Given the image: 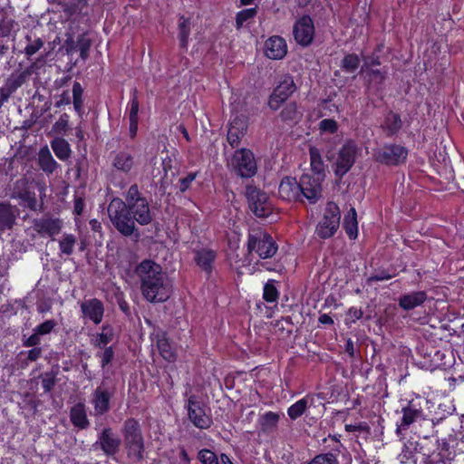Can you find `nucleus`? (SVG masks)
<instances>
[{"mask_svg": "<svg viewBox=\"0 0 464 464\" xmlns=\"http://www.w3.org/2000/svg\"><path fill=\"white\" fill-rule=\"evenodd\" d=\"M338 453L339 451L337 450V453L330 451L318 454L306 464H339Z\"/></svg>", "mask_w": 464, "mask_h": 464, "instance_id": "obj_40", "label": "nucleus"}, {"mask_svg": "<svg viewBox=\"0 0 464 464\" xmlns=\"http://www.w3.org/2000/svg\"><path fill=\"white\" fill-rule=\"evenodd\" d=\"M188 420L198 429H208L212 424L211 416L206 413L205 405L197 396L191 395L187 401Z\"/></svg>", "mask_w": 464, "mask_h": 464, "instance_id": "obj_10", "label": "nucleus"}, {"mask_svg": "<svg viewBox=\"0 0 464 464\" xmlns=\"http://www.w3.org/2000/svg\"><path fill=\"white\" fill-rule=\"evenodd\" d=\"M362 72H365L369 77V81L371 83L374 84H382L385 79L386 72H382L380 70L369 69L367 71H362Z\"/></svg>", "mask_w": 464, "mask_h": 464, "instance_id": "obj_50", "label": "nucleus"}, {"mask_svg": "<svg viewBox=\"0 0 464 464\" xmlns=\"http://www.w3.org/2000/svg\"><path fill=\"white\" fill-rule=\"evenodd\" d=\"M340 218L339 207L334 202H329L326 205L323 218L316 227L317 236L323 239L333 237L339 227Z\"/></svg>", "mask_w": 464, "mask_h": 464, "instance_id": "obj_7", "label": "nucleus"}, {"mask_svg": "<svg viewBox=\"0 0 464 464\" xmlns=\"http://www.w3.org/2000/svg\"><path fill=\"white\" fill-rule=\"evenodd\" d=\"M81 312L84 319H88L93 324H99L103 318V304L97 298L85 300L81 304Z\"/></svg>", "mask_w": 464, "mask_h": 464, "instance_id": "obj_17", "label": "nucleus"}, {"mask_svg": "<svg viewBox=\"0 0 464 464\" xmlns=\"http://www.w3.org/2000/svg\"><path fill=\"white\" fill-rule=\"evenodd\" d=\"M57 325V323L55 320H46L45 322L40 324L37 325L34 330L37 332L41 336L50 334L54 327Z\"/></svg>", "mask_w": 464, "mask_h": 464, "instance_id": "obj_52", "label": "nucleus"}, {"mask_svg": "<svg viewBox=\"0 0 464 464\" xmlns=\"http://www.w3.org/2000/svg\"><path fill=\"white\" fill-rule=\"evenodd\" d=\"M287 53L286 43L280 36H271L265 43V54L272 60L283 59Z\"/></svg>", "mask_w": 464, "mask_h": 464, "instance_id": "obj_21", "label": "nucleus"}, {"mask_svg": "<svg viewBox=\"0 0 464 464\" xmlns=\"http://www.w3.org/2000/svg\"><path fill=\"white\" fill-rule=\"evenodd\" d=\"M24 53L28 56L37 53L44 45L43 38L37 35L34 31H28L24 35Z\"/></svg>", "mask_w": 464, "mask_h": 464, "instance_id": "obj_31", "label": "nucleus"}, {"mask_svg": "<svg viewBox=\"0 0 464 464\" xmlns=\"http://www.w3.org/2000/svg\"><path fill=\"white\" fill-rule=\"evenodd\" d=\"M63 221L52 215H44L33 220V229L42 237H48L54 240L63 229Z\"/></svg>", "mask_w": 464, "mask_h": 464, "instance_id": "obj_12", "label": "nucleus"}, {"mask_svg": "<svg viewBox=\"0 0 464 464\" xmlns=\"http://www.w3.org/2000/svg\"><path fill=\"white\" fill-rule=\"evenodd\" d=\"M112 166L119 171L129 173L134 166L133 156L127 151H120L112 160Z\"/></svg>", "mask_w": 464, "mask_h": 464, "instance_id": "obj_29", "label": "nucleus"}, {"mask_svg": "<svg viewBox=\"0 0 464 464\" xmlns=\"http://www.w3.org/2000/svg\"><path fill=\"white\" fill-rule=\"evenodd\" d=\"M54 386V379L53 377H45L42 380V387L45 392H49Z\"/></svg>", "mask_w": 464, "mask_h": 464, "instance_id": "obj_62", "label": "nucleus"}, {"mask_svg": "<svg viewBox=\"0 0 464 464\" xmlns=\"http://www.w3.org/2000/svg\"><path fill=\"white\" fill-rule=\"evenodd\" d=\"M299 112L297 106L295 102H290L285 105L280 113V117L284 121H295L298 118Z\"/></svg>", "mask_w": 464, "mask_h": 464, "instance_id": "obj_46", "label": "nucleus"}, {"mask_svg": "<svg viewBox=\"0 0 464 464\" xmlns=\"http://www.w3.org/2000/svg\"><path fill=\"white\" fill-rule=\"evenodd\" d=\"M82 92L83 90L81 83L74 82L72 85L73 107L79 115H82Z\"/></svg>", "mask_w": 464, "mask_h": 464, "instance_id": "obj_42", "label": "nucleus"}, {"mask_svg": "<svg viewBox=\"0 0 464 464\" xmlns=\"http://www.w3.org/2000/svg\"><path fill=\"white\" fill-rule=\"evenodd\" d=\"M112 393L103 384L98 386L92 393V404L93 415L102 416L110 411V401Z\"/></svg>", "mask_w": 464, "mask_h": 464, "instance_id": "obj_16", "label": "nucleus"}, {"mask_svg": "<svg viewBox=\"0 0 464 464\" xmlns=\"http://www.w3.org/2000/svg\"><path fill=\"white\" fill-rule=\"evenodd\" d=\"M121 440L110 427L104 428L99 434L97 440L92 444L94 450H101L107 456H114L118 453Z\"/></svg>", "mask_w": 464, "mask_h": 464, "instance_id": "obj_15", "label": "nucleus"}, {"mask_svg": "<svg viewBox=\"0 0 464 464\" xmlns=\"http://www.w3.org/2000/svg\"><path fill=\"white\" fill-rule=\"evenodd\" d=\"M145 198L141 196L139 191V188L136 184L131 185L125 196V204L131 205L132 203H137L140 199H144Z\"/></svg>", "mask_w": 464, "mask_h": 464, "instance_id": "obj_48", "label": "nucleus"}, {"mask_svg": "<svg viewBox=\"0 0 464 464\" xmlns=\"http://www.w3.org/2000/svg\"><path fill=\"white\" fill-rule=\"evenodd\" d=\"M70 420L74 427L80 430H86L89 428L90 420L87 416L84 403L79 402L71 408Z\"/></svg>", "mask_w": 464, "mask_h": 464, "instance_id": "obj_24", "label": "nucleus"}, {"mask_svg": "<svg viewBox=\"0 0 464 464\" xmlns=\"http://www.w3.org/2000/svg\"><path fill=\"white\" fill-rule=\"evenodd\" d=\"M427 300V294L425 291H417L410 294L402 295L399 298V305L403 310H412L417 306L421 305Z\"/></svg>", "mask_w": 464, "mask_h": 464, "instance_id": "obj_25", "label": "nucleus"}, {"mask_svg": "<svg viewBox=\"0 0 464 464\" xmlns=\"http://www.w3.org/2000/svg\"><path fill=\"white\" fill-rule=\"evenodd\" d=\"M51 148L61 160H67L72 154L69 142L63 138H55L51 141Z\"/></svg>", "mask_w": 464, "mask_h": 464, "instance_id": "obj_32", "label": "nucleus"}, {"mask_svg": "<svg viewBox=\"0 0 464 464\" xmlns=\"http://www.w3.org/2000/svg\"><path fill=\"white\" fill-rule=\"evenodd\" d=\"M197 173H189L185 178L179 179V189L180 191H186L191 182L196 179Z\"/></svg>", "mask_w": 464, "mask_h": 464, "instance_id": "obj_60", "label": "nucleus"}, {"mask_svg": "<svg viewBox=\"0 0 464 464\" xmlns=\"http://www.w3.org/2000/svg\"><path fill=\"white\" fill-rule=\"evenodd\" d=\"M20 210L9 202H0V232L12 230L16 224Z\"/></svg>", "mask_w": 464, "mask_h": 464, "instance_id": "obj_18", "label": "nucleus"}, {"mask_svg": "<svg viewBox=\"0 0 464 464\" xmlns=\"http://www.w3.org/2000/svg\"><path fill=\"white\" fill-rule=\"evenodd\" d=\"M96 356L101 358L102 367L105 368L106 365L111 363L114 357V352L111 346L107 347L103 352L98 353Z\"/></svg>", "mask_w": 464, "mask_h": 464, "instance_id": "obj_54", "label": "nucleus"}, {"mask_svg": "<svg viewBox=\"0 0 464 464\" xmlns=\"http://www.w3.org/2000/svg\"><path fill=\"white\" fill-rule=\"evenodd\" d=\"M246 198L251 211L257 218H267L272 214V205L268 197L256 188H246Z\"/></svg>", "mask_w": 464, "mask_h": 464, "instance_id": "obj_9", "label": "nucleus"}, {"mask_svg": "<svg viewBox=\"0 0 464 464\" xmlns=\"http://www.w3.org/2000/svg\"><path fill=\"white\" fill-rule=\"evenodd\" d=\"M198 459L202 464H219L217 455L207 449L201 450L198 452Z\"/></svg>", "mask_w": 464, "mask_h": 464, "instance_id": "obj_51", "label": "nucleus"}, {"mask_svg": "<svg viewBox=\"0 0 464 464\" xmlns=\"http://www.w3.org/2000/svg\"><path fill=\"white\" fill-rule=\"evenodd\" d=\"M127 208L130 210L134 222L137 221L141 226H146L151 223L153 216L146 198L140 199L137 203L127 205Z\"/></svg>", "mask_w": 464, "mask_h": 464, "instance_id": "obj_19", "label": "nucleus"}, {"mask_svg": "<svg viewBox=\"0 0 464 464\" xmlns=\"http://www.w3.org/2000/svg\"><path fill=\"white\" fill-rule=\"evenodd\" d=\"M309 153L312 170L316 174H322L324 170V165L319 150L314 147H311Z\"/></svg>", "mask_w": 464, "mask_h": 464, "instance_id": "obj_38", "label": "nucleus"}, {"mask_svg": "<svg viewBox=\"0 0 464 464\" xmlns=\"http://www.w3.org/2000/svg\"><path fill=\"white\" fill-rule=\"evenodd\" d=\"M26 353L28 361L35 362L42 356L43 349L41 347H34L31 350H29Z\"/></svg>", "mask_w": 464, "mask_h": 464, "instance_id": "obj_61", "label": "nucleus"}, {"mask_svg": "<svg viewBox=\"0 0 464 464\" xmlns=\"http://www.w3.org/2000/svg\"><path fill=\"white\" fill-rule=\"evenodd\" d=\"M247 251L249 255L256 254L260 258L272 257L277 251V245L273 237L261 229H252L247 236Z\"/></svg>", "mask_w": 464, "mask_h": 464, "instance_id": "obj_4", "label": "nucleus"}, {"mask_svg": "<svg viewBox=\"0 0 464 464\" xmlns=\"http://www.w3.org/2000/svg\"><path fill=\"white\" fill-rule=\"evenodd\" d=\"M314 29L312 18L309 15H303L294 24L293 29Z\"/></svg>", "mask_w": 464, "mask_h": 464, "instance_id": "obj_56", "label": "nucleus"}, {"mask_svg": "<svg viewBox=\"0 0 464 464\" xmlns=\"http://www.w3.org/2000/svg\"><path fill=\"white\" fill-rule=\"evenodd\" d=\"M401 127L402 121L401 116L393 111L387 113L383 122L382 123V129L389 137L397 134Z\"/></svg>", "mask_w": 464, "mask_h": 464, "instance_id": "obj_28", "label": "nucleus"}, {"mask_svg": "<svg viewBox=\"0 0 464 464\" xmlns=\"http://www.w3.org/2000/svg\"><path fill=\"white\" fill-rule=\"evenodd\" d=\"M323 193L322 180L310 175H303L300 179V202L307 200L309 204H315Z\"/></svg>", "mask_w": 464, "mask_h": 464, "instance_id": "obj_13", "label": "nucleus"}, {"mask_svg": "<svg viewBox=\"0 0 464 464\" xmlns=\"http://www.w3.org/2000/svg\"><path fill=\"white\" fill-rule=\"evenodd\" d=\"M308 399L303 398L291 405L287 410V414L291 420H296L301 417L307 409Z\"/></svg>", "mask_w": 464, "mask_h": 464, "instance_id": "obj_39", "label": "nucleus"}, {"mask_svg": "<svg viewBox=\"0 0 464 464\" xmlns=\"http://www.w3.org/2000/svg\"><path fill=\"white\" fill-rule=\"evenodd\" d=\"M108 215L114 227L124 237L135 236L139 238L140 233L125 202L119 198H113L108 207Z\"/></svg>", "mask_w": 464, "mask_h": 464, "instance_id": "obj_2", "label": "nucleus"}, {"mask_svg": "<svg viewBox=\"0 0 464 464\" xmlns=\"http://www.w3.org/2000/svg\"><path fill=\"white\" fill-rule=\"evenodd\" d=\"M41 343V335L37 334L35 330H34L33 334H31L28 338L23 340V345L24 347H38Z\"/></svg>", "mask_w": 464, "mask_h": 464, "instance_id": "obj_58", "label": "nucleus"}, {"mask_svg": "<svg viewBox=\"0 0 464 464\" xmlns=\"http://www.w3.org/2000/svg\"><path fill=\"white\" fill-rule=\"evenodd\" d=\"M360 64V59L357 54H346L342 60L341 67L346 72H353Z\"/></svg>", "mask_w": 464, "mask_h": 464, "instance_id": "obj_43", "label": "nucleus"}, {"mask_svg": "<svg viewBox=\"0 0 464 464\" xmlns=\"http://www.w3.org/2000/svg\"><path fill=\"white\" fill-rule=\"evenodd\" d=\"M280 414L278 412L267 411L259 418V425L264 432H270L276 430Z\"/></svg>", "mask_w": 464, "mask_h": 464, "instance_id": "obj_35", "label": "nucleus"}, {"mask_svg": "<svg viewBox=\"0 0 464 464\" xmlns=\"http://www.w3.org/2000/svg\"><path fill=\"white\" fill-rule=\"evenodd\" d=\"M263 298L268 303H275L278 298V291L275 280H269L264 286Z\"/></svg>", "mask_w": 464, "mask_h": 464, "instance_id": "obj_45", "label": "nucleus"}, {"mask_svg": "<svg viewBox=\"0 0 464 464\" xmlns=\"http://www.w3.org/2000/svg\"><path fill=\"white\" fill-rule=\"evenodd\" d=\"M113 335V328L110 325H103L102 332L97 334L93 340L94 346L99 348L105 347L109 343L112 341Z\"/></svg>", "mask_w": 464, "mask_h": 464, "instance_id": "obj_37", "label": "nucleus"}, {"mask_svg": "<svg viewBox=\"0 0 464 464\" xmlns=\"http://www.w3.org/2000/svg\"><path fill=\"white\" fill-rule=\"evenodd\" d=\"M237 175L242 178H251L257 170L256 161L254 153L248 149L237 150L227 162Z\"/></svg>", "mask_w": 464, "mask_h": 464, "instance_id": "obj_5", "label": "nucleus"}, {"mask_svg": "<svg viewBox=\"0 0 464 464\" xmlns=\"http://www.w3.org/2000/svg\"><path fill=\"white\" fill-rule=\"evenodd\" d=\"M257 14L256 7L246 8L239 11L236 15V24L237 29L243 26L244 23L254 18Z\"/></svg>", "mask_w": 464, "mask_h": 464, "instance_id": "obj_44", "label": "nucleus"}, {"mask_svg": "<svg viewBox=\"0 0 464 464\" xmlns=\"http://www.w3.org/2000/svg\"><path fill=\"white\" fill-rule=\"evenodd\" d=\"M135 272L140 281L142 295L147 301L161 303L169 298L167 278L160 265L151 260H143Z\"/></svg>", "mask_w": 464, "mask_h": 464, "instance_id": "obj_1", "label": "nucleus"}, {"mask_svg": "<svg viewBox=\"0 0 464 464\" xmlns=\"http://www.w3.org/2000/svg\"><path fill=\"white\" fill-rule=\"evenodd\" d=\"M91 44L92 40L87 32H84L79 36L75 48L80 52V55L82 59H86L88 57Z\"/></svg>", "mask_w": 464, "mask_h": 464, "instance_id": "obj_41", "label": "nucleus"}, {"mask_svg": "<svg viewBox=\"0 0 464 464\" xmlns=\"http://www.w3.org/2000/svg\"><path fill=\"white\" fill-rule=\"evenodd\" d=\"M157 347L160 351V355L168 362H174L176 360V353L172 349L169 340L165 334H158L157 336Z\"/></svg>", "mask_w": 464, "mask_h": 464, "instance_id": "obj_34", "label": "nucleus"}, {"mask_svg": "<svg viewBox=\"0 0 464 464\" xmlns=\"http://www.w3.org/2000/svg\"><path fill=\"white\" fill-rule=\"evenodd\" d=\"M71 103V97L68 92H63L61 94L60 100L55 102L56 107H62L63 105H68Z\"/></svg>", "mask_w": 464, "mask_h": 464, "instance_id": "obj_63", "label": "nucleus"}, {"mask_svg": "<svg viewBox=\"0 0 464 464\" xmlns=\"http://www.w3.org/2000/svg\"><path fill=\"white\" fill-rule=\"evenodd\" d=\"M30 70H24L18 74H12L6 81L5 85L0 90L9 99L10 96L21 87L30 76Z\"/></svg>", "mask_w": 464, "mask_h": 464, "instance_id": "obj_26", "label": "nucleus"}, {"mask_svg": "<svg viewBox=\"0 0 464 464\" xmlns=\"http://www.w3.org/2000/svg\"><path fill=\"white\" fill-rule=\"evenodd\" d=\"M362 315L363 312L361 308L351 307L346 314L345 324L347 325L354 324L357 320L361 319Z\"/></svg>", "mask_w": 464, "mask_h": 464, "instance_id": "obj_53", "label": "nucleus"}, {"mask_svg": "<svg viewBox=\"0 0 464 464\" xmlns=\"http://www.w3.org/2000/svg\"><path fill=\"white\" fill-rule=\"evenodd\" d=\"M358 148L354 141H346L338 152L334 167L336 177L342 179L353 166L357 158Z\"/></svg>", "mask_w": 464, "mask_h": 464, "instance_id": "obj_8", "label": "nucleus"}, {"mask_svg": "<svg viewBox=\"0 0 464 464\" xmlns=\"http://www.w3.org/2000/svg\"><path fill=\"white\" fill-rule=\"evenodd\" d=\"M122 434L128 457L134 461L143 459L144 441L139 422L130 418L124 421Z\"/></svg>", "mask_w": 464, "mask_h": 464, "instance_id": "obj_3", "label": "nucleus"}, {"mask_svg": "<svg viewBox=\"0 0 464 464\" xmlns=\"http://www.w3.org/2000/svg\"><path fill=\"white\" fill-rule=\"evenodd\" d=\"M343 227L351 239H355L358 236L357 214L352 208L344 216Z\"/></svg>", "mask_w": 464, "mask_h": 464, "instance_id": "obj_33", "label": "nucleus"}, {"mask_svg": "<svg viewBox=\"0 0 464 464\" xmlns=\"http://www.w3.org/2000/svg\"><path fill=\"white\" fill-rule=\"evenodd\" d=\"M14 198H19L32 211H41L43 203H38L35 193L28 189L15 191Z\"/></svg>", "mask_w": 464, "mask_h": 464, "instance_id": "obj_30", "label": "nucleus"}, {"mask_svg": "<svg viewBox=\"0 0 464 464\" xmlns=\"http://www.w3.org/2000/svg\"><path fill=\"white\" fill-rule=\"evenodd\" d=\"M407 155L408 151L404 147L397 144H389L376 150L373 157L379 163L395 166L404 162Z\"/></svg>", "mask_w": 464, "mask_h": 464, "instance_id": "obj_11", "label": "nucleus"}, {"mask_svg": "<svg viewBox=\"0 0 464 464\" xmlns=\"http://www.w3.org/2000/svg\"><path fill=\"white\" fill-rule=\"evenodd\" d=\"M247 129L246 121L244 119L236 117L229 125L227 131V141L231 147H237L241 139L245 136Z\"/></svg>", "mask_w": 464, "mask_h": 464, "instance_id": "obj_22", "label": "nucleus"}, {"mask_svg": "<svg viewBox=\"0 0 464 464\" xmlns=\"http://www.w3.org/2000/svg\"><path fill=\"white\" fill-rule=\"evenodd\" d=\"M69 115L63 113L58 121L52 126L51 132L53 134H63L69 130Z\"/></svg>", "mask_w": 464, "mask_h": 464, "instance_id": "obj_47", "label": "nucleus"}, {"mask_svg": "<svg viewBox=\"0 0 464 464\" xmlns=\"http://www.w3.org/2000/svg\"><path fill=\"white\" fill-rule=\"evenodd\" d=\"M58 243L60 256L63 255L71 256L73 253L74 246L77 243V238L73 234L64 233Z\"/></svg>", "mask_w": 464, "mask_h": 464, "instance_id": "obj_36", "label": "nucleus"}, {"mask_svg": "<svg viewBox=\"0 0 464 464\" xmlns=\"http://www.w3.org/2000/svg\"><path fill=\"white\" fill-rule=\"evenodd\" d=\"M338 124L333 119H324L320 122V130L324 132L334 133L337 131Z\"/></svg>", "mask_w": 464, "mask_h": 464, "instance_id": "obj_55", "label": "nucleus"}, {"mask_svg": "<svg viewBox=\"0 0 464 464\" xmlns=\"http://www.w3.org/2000/svg\"><path fill=\"white\" fill-rule=\"evenodd\" d=\"M295 39L296 42L303 46H306L311 44L314 38V31H293Z\"/></svg>", "mask_w": 464, "mask_h": 464, "instance_id": "obj_49", "label": "nucleus"}, {"mask_svg": "<svg viewBox=\"0 0 464 464\" xmlns=\"http://www.w3.org/2000/svg\"><path fill=\"white\" fill-rule=\"evenodd\" d=\"M37 163L39 168L47 175L54 173L60 168L47 146L39 150Z\"/></svg>", "mask_w": 464, "mask_h": 464, "instance_id": "obj_23", "label": "nucleus"}, {"mask_svg": "<svg viewBox=\"0 0 464 464\" xmlns=\"http://www.w3.org/2000/svg\"><path fill=\"white\" fill-rule=\"evenodd\" d=\"M427 401L421 396H416L401 408V420L397 424L396 433L399 435L401 430H406L416 421L424 419V406Z\"/></svg>", "mask_w": 464, "mask_h": 464, "instance_id": "obj_6", "label": "nucleus"}, {"mask_svg": "<svg viewBox=\"0 0 464 464\" xmlns=\"http://www.w3.org/2000/svg\"><path fill=\"white\" fill-rule=\"evenodd\" d=\"M196 264L205 272L210 274L213 263L216 259V252L210 249L202 248L194 252Z\"/></svg>", "mask_w": 464, "mask_h": 464, "instance_id": "obj_27", "label": "nucleus"}, {"mask_svg": "<svg viewBox=\"0 0 464 464\" xmlns=\"http://www.w3.org/2000/svg\"><path fill=\"white\" fill-rule=\"evenodd\" d=\"M280 198L286 201H300V181L294 178H284L278 188Z\"/></svg>", "mask_w": 464, "mask_h": 464, "instance_id": "obj_20", "label": "nucleus"}, {"mask_svg": "<svg viewBox=\"0 0 464 464\" xmlns=\"http://www.w3.org/2000/svg\"><path fill=\"white\" fill-rule=\"evenodd\" d=\"M296 90L294 79L290 75H285L274 90L268 102L269 107L276 111Z\"/></svg>", "mask_w": 464, "mask_h": 464, "instance_id": "obj_14", "label": "nucleus"}, {"mask_svg": "<svg viewBox=\"0 0 464 464\" xmlns=\"http://www.w3.org/2000/svg\"><path fill=\"white\" fill-rule=\"evenodd\" d=\"M84 208V201L82 198H76L74 199V213L81 215Z\"/></svg>", "mask_w": 464, "mask_h": 464, "instance_id": "obj_64", "label": "nucleus"}, {"mask_svg": "<svg viewBox=\"0 0 464 464\" xmlns=\"http://www.w3.org/2000/svg\"><path fill=\"white\" fill-rule=\"evenodd\" d=\"M0 15H1L0 29L1 30H4V29H14V25L16 24V23L11 17H9L6 14V13L4 12L3 10L1 11Z\"/></svg>", "mask_w": 464, "mask_h": 464, "instance_id": "obj_59", "label": "nucleus"}, {"mask_svg": "<svg viewBox=\"0 0 464 464\" xmlns=\"http://www.w3.org/2000/svg\"><path fill=\"white\" fill-rule=\"evenodd\" d=\"M136 93V90L134 91ZM138 112H139V101L136 94H133L131 100L130 101V121H138Z\"/></svg>", "mask_w": 464, "mask_h": 464, "instance_id": "obj_57", "label": "nucleus"}]
</instances>
